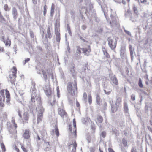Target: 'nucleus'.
<instances>
[{"instance_id":"1","label":"nucleus","mask_w":152,"mask_h":152,"mask_svg":"<svg viewBox=\"0 0 152 152\" xmlns=\"http://www.w3.org/2000/svg\"><path fill=\"white\" fill-rule=\"evenodd\" d=\"M5 92L6 98V102L7 103L10 102V95L9 91L7 90L2 89L0 91V106L4 107V106L5 97L4 93Z\"/></svg>"},{"instance_id":"2","label":"nucleus","mask_w":152,"mask_h":152,"mask_svg":"<svg viewBox=\"0 0 152 152\" xmlns=\"http://www.w3.org/2000/svg\"><path fill=\"white\" fill-rule=\"evenodd\" d=\"M67 89L68 92L72 96H74L77 93V87L76 82L74 84L71 82H69L68 83Z\"/></svg>"},{"instance_id":"3","label":"nucleus","mask_w":152,"mask_h":152,"mask_svg":"<svg viewBox=\"0 0 152 152\" xmlns=\"http://www.w3.org/2000/svg\"><path fill=\"white\" fill-rule=\"evenodd\" d=\"M30 91L31 93L32 102H35L36 101L38 103L41 104V99L40 97L37 96L36 94L37 90L34 85H33L31 87Z\"/></svg>"},{"instance_id":"4","label":"nucleus","mask_w":152,"mask_h":152,"mask_svg":"<svg viewBox=\"0 0 152 152\" xmlns=\"http://www.w3.org/2000/svg\"><path fill=\"white\" fill-rule=\"evenodd\" d=\"M17 70L16 67L14 66L10 71V80L12 84H15V81L17 77Z\"/></svg>"},{"instance_id":"5","label":"nucleus","mask_w":152,"mask_h":152,"mask_svg":"<svg viewBox=\"0 0 152 152\" xmlns=\"http://www.w3.org/2000/svg\"><path fill=\"white\" fill-rule=\"evenodd\" d=\"M81 50L82 51L83 53L85 55L88 56L91 50L90 46L87 45L86 47L83 48H81L80 47H77L76 53L79 55H80L81 53Z\"/></svg>"},{"instance_id":"6","label":"nucleus","mask_w":152,"mask_h":152,"mask_svg":"<svg viewBox=\"0 0 152 152\" xmlns=\"http://www.w3.org/2000/svg\"><path fill=\"white\" fill-rule=\"evenodd\" d=\"M108 44L109 47L113 50H115L116 45L117 41L111 37H109L108 38Z\"/></svg>"},{"instance_id":"7","label":"nucleus","mask_w":152,"mask_h":152,"mask_svg":"<svg viewBox=\"0 0 152 152\" xmlns=\"http://www.w3.org/2000/svg\"><path fill=\"white\" fill-rule=\"evenodd\" d=\"M44 110V109L43 107H42L40 108L37 115V123H39L42 121L43 118V113Z\"/></svg>"},{"instance_id":"8","label":"nucleus","mask_w":152,"mask_h":152,"mask_svg":"<svg viewBox=\"0 0 152 152\" xmlns=\"http://www.w3.org/2000/svg\"><path fill=\"white\" fill-rule=\"evenodd\" d=\"M58 114L62 118H64V117H67V114L65 110L63 109L59 108L58 109Z\"/></svg>"},{"instance_id":"9","label":"nucleus","mask_w":152,"mask_h":152,"mask_svg":"<svg viewBox=\"0 0 152 152\" xmlns=\"http://www.w3.org/2000/svg\"><path fill=\"white\" fill-rule=\"evenodd\" d=\"M2 41L5 43L6 46H10L11 45V42L10 40L9 39L8 37H6L4 36H3L1 37Z\"/></svg>"},{"instance_id":"10","label":"nucleus","mask_w":152,"mask_h":152,"mask_svg":"<svg viewBox=\"0 0 152 152\" xmlns=\"http://www.w3.org/2000/svg\"><path fill=\"white\" fill-rule=\"evenodd\" d=\"M12 122L13 124V126L15 128L13 129V128L10 129V132L12 134H15L17 133L16 128L17 127V124L15 123V120H12Z\"/></svg>"},{"instance_id":"11","label":"nucleus","mask_w":152,"mask_h":152,"mask_svg":"<svg viewBox=\"0 0 152 152\" xmlns=\"http://www.w3.org/2000/svg\"><path fill=\"white\" fill-rule=\"evenodd\" d=\"M23 136L26 139H29L30 137V130L29 129H26L23 133Z\"/></svg>"},{"instance_id":"12","label":"nucleus","mask_w":152,"mask_h":152,"mask_svg":"<svg viewBox=\"0 0 152 152\" xmlns=\"http://www.w3.org/2000/svg\"><path fill=\"white\" fill-rule=\"evenodd\" d=\"M121 98L120 97L116 99L115 103L116 106L118 107H121Z\"/></svg>"},{"instance_id":"13","label":"nucleus","mask_w":152,"mask_h":152,"mask_svg":"<svg viewBox=\"0 0 152 152\" xmlns=\"http://www.w3.org/2000/svg\"><path fill=\"white\" fill-rule=\"evenodd\" d=\"M45 93L46 96L48 97H50L52 94V91L51 88L49 87L48 88L45 90Z\"/></svg>"},{"instance_id":"14","label":"nucleus","mask_w":152,"mask_h":152,"mask_svg":"<svg viewBox=\"0 0 152 152\" xmlns=\"http://www.w3.org/2000/svg\"><path fill=\"white\" fill-rule=\"evenodd\" d=\"M47 34H46L45 36V38H48L49 39H50L52 37V35H51L50 33V26H48V28L47 31Z\"/></svg>"},{"instance_id":"15","label":"nucleus","mask_w":152,"mask_h":152,"mask_svg":"<svg viewBox=\"0 0 152 152\" xmlns=\"http://www.w3.org/2000/svg\"><path fill=\"white\" fill-rule=\"evenodd\" d=\"M12 15L13 18L15 19H16L18 16V12L17 9L15 7H14L12 8Z\"/></svg>"},{"instance_id":"16","label":"nucleus","mask_w":152,"mask_h":152,"mask_svg":"<svg viewBox=\"0 0 152 152\" xmlns=\"http://www.w3.org/2000/svg\"><path fill=\"white\" fill-rule=\"evenodd\" d=\"M103 118L100 115H98L96 116V122L97 123H101L103 121Z\"/></svg>"},{"instance_id":"17","label":"nucleus","mask_w":152,"mask_h":152,"mask_svg":"<svg viewBox=\"0 0 152 152\" xmlns=\"http://www.w3.org/2000/svg\"><path fill=\"white\" fill-rule=\"evenodd\" d=\"M23 118L24 120L28 121L29 118V115L27 112H25L23 115Z\"/></svg>"},{"instance_id":"18","label":"nucleus","mask_w":152,"mask_h":152,"mask_svg":"<svg viewBox=\"0 0 152 152\" xmlns=\"http://www.w3.org/2000/svg\"><path fill=\"white\" fill-rule=\"evenodd\" d=\"M126 55V50L124 47L122 48L120 51V55L122 58L124 57Z\"/></svg>"},{"instance_id":"19","label":"nucleus","mask_w":152,"mask_h":152,"mask_svg":"<svg viewBox=\"0 0 152 152\" xmlns=\"http://www.w3.org/2000/svg\"><path fill=\"white\" fill-rule=\"evenodd\" d=\"M71 145H73L74 148L72 151V152H76V148L77 146V144L76 141H74L72 144H71Z\"/></svg>"},{"instance_id":"20","label":"nucleus","mask_w":152,"mask_h":152,"mask_svg":"<svg viewBox=\"0 0 152 152\" xmlns=\"http://www.w3.org/2000/svg\"><path fill=\"white\" fill-rule=\"evenodd\" d=\"M122 143L124 147H127V141L124 138L122 139Z\"/></svg>"},{"instance_id":"21","label":"nucleus","mask_w":152,"mask_h":152,"mask_svg":"<svg viewBox=\"0 0 152 152\" xmlns=\"http://www.w3.org/2000/svg\"><path fill=\"white\" fill-rule=\"evenodd\" d=\"M6 21V19L3 17L1 13L0 12V22H5Z\"/></svg>"},{"instance_id":"22","label":"nucleus","mask_w":152,"mask_h":152,"mask_svg":"<svg viewBox=\"0 0 152 152\" xmlns=\"http://www.w3.org/2000/svg\"><path fill=\"white\" fill-rule=\"evenodd\" d=\"M133 10L134 13H135L137 15L138 14V11L137 7L135 6H133Z\"/></svg>"},{"instance_id":"23","label":"nucleus","mask_w":152,"mask_h":152,"mask_svg":"<svg viewBox=\"0 0 152 152\" xmlns=\"http://www.w3.org/2000/svg\"><path fill=\"white\" fill-rule=\"evenodd\" d=\"M42 73L43 77L44 78L45 80H47V76L46 74V73L45 71L44 70H42Z\"/></svg>"},{"instance_id":"24","label":"nucleus","mask_w":152,"mask_h":152,"mask_svg":"<svg viewBox=\"0 0 152 152\" xmlns=\"http://www.w3.org/2000/svg\"><path fill=\"white\" fill-rule=\"evenodd\" d=\"M124 108L125 112L126 113H127L128 111V108L127 104L126 103H124Z\"/></svg>"},{"instance_id":"25","label":"nucleus","mask_w":152,"mask_h":152,"mask_svg":"<svg viewBox=\"0 0 152 152\" xmlns=\"http://www.w3.org/2000/svg\"><path fill=\"white\" fill-rule=\"evenodd\" d=\"M56 39L57 41L58 42L60 40V33L58 31H57L56 33Z\"/></svg>"},{"instance_id":"26","label":"nucleus","mask_w":152,"mask_h":152,"mask_svg":"<svg viewBox=\"0 0 152 152\" xmlns=\"http://www.w3.org/2000/svg\"><path fill=\"white\" fill-rule=\"evenodd\" d=\"M55 132L57 136L58 137L59 136V132L58 129V128L57 126H55Z\"/></svg>"},{"instance_id":"27","label":"nucleus","mask_w":152,"mask_h":152,"mask_svg":"<svg viewBox=\"0 0 152 152\" xmlns=\"http://www.w3.org/2000/svg\"><path fill=\"white\" fill-rule=\"evenodd\" d=\"M1 147L2 149V152H5L6 151V149L5 146L3 143H2L1 144Z\"/></svg>"},{"instance_id":"28","label":"nucleus","mask_w":152,"mask_h":152,"mask_svg":"<svg viewBox=\"0 0 152 152\" xmlns=\"http://www.w3.org/2000/svg\"><path fill=\"white\" fill-rule=\"evenodd\" d=\"M139 3L143 4H149V2H147V0H137Z\"/></svg>"},{"instance_id":"29","label":"nucleus","mask_w":152,"mask_h":152,"mask_svg":"<svg viewBox=\"0 0 152 152\" xmlns=\"http://www.w3.org/2000/svg\"><path fill=\"white\" fill-rule=\"evenodd\" d=\"M118 107L116 106L115 107H111V111L112 113H114L116 112L118 110Z\"/></svg>"},{"instance_id":"30","label":"nucleus","mask_w":152,"mask_h":152,"mask_svg":"<svg viewBox=\"0 0 152 152\" xmlns=\"http://www.w3.org/2000/svg\"><path fill=\"white\" fill-rule=\"evenodd\" d=\"M113 83L116 85H118V80L117 78L116 77H114L113 80H112Z\"/></svg>"},{"instance_id":"31","label":"nucleus","mask_w":152,"mask_h":152,"mask_svg":"<svg viewBox=\"0 0 152 152\" xmlns=\"http://www.w3.org/2000/svg\"><path fill=\"white\" fill-rule=\"evenodd\" d=\"M88 101L90 104H91L92 102V96L91 94L88 95Z\"/></svg>"},{"instance_id":"32","label":"nucleus","mask_w":152,"mask_h":152,"mask_svg":"<svg viewBox=\"0 0 152 152\" xmlns=\"http://www.w3.org/2000/svg\"><path fill=\"white\" fill-rule=\"evenodd\" d=\"M20 145H21V148H22L23 151L24 152H27V150L26 148L24 147V145L21 143Z\"/></svg>"},{"instance_id":"33","label":"nucleus","mask_w":152,"mask_h":152,"mask_svg":"<svg viewBox=\"0 0 152 152\" xmlns=\"http://www.w3.org/2000/svg\"><path fill=\"white\" fill-rule=\"evenodd\" d=\"M91 128L93 132V133H94L95 132V131L96 129V126L95 124H93L91 125Z\"/></svg>"},{"instance_id":"34","label":"nucleus","mask_w":152,"mask_h":152,"mask_svg":"<svg viewBox=\"0 0 152 152\" xmlns=\"http://www.w3.org/2000/svg\"><path fill=\"white\" fill-rule=\"evenodd\" d=\"M138 85L140 87L142 88L143 87V86L142 83V81L140 78H139L138 82Z\"/></svg>"},{"instance_id":"35","label":"nucleus","mask_w":152,"mask_h":152,"mask_svg":"<svg viewBox=\"0 0 152 152\" xmlns=\"http://www.w3.org/2000/svg\"><path fill=\"white\" fill-rule=\"evenodd\" d=\"M4 10L6 11H9L10 10V9L9 8L7 4L4 5Z\"/></svg>"},{"instance_id":"36","label":"nucleus","mask_w":152,"mask_h":152,"mask_svg":"<svg viewBox=\"0 0 152 152\" xmlns=\"http://www.w3.org/2000/svg\"><path fill=\"white\" fill-rule=\"evenodd\" d=\"M47 6L46 5H45L43 9V14L44 16H45L47 12Z\"/></svg>"},{"instance_id":"37","label":"nucleus","mask_w":152,"mask_h":152,"mask_svg":"<svg viewBox=\"0 0 152 152\" xmlns=\"http://www.w3.org/2000/svg\"><path fill=\"white\" fill-rule=\"evenodd\" d=\"M40 132L43 137H44L45 135H47V133L46 131L44 130H42Z\"/></svg>"},{"instance_id":"38","label":"nucleus","mask_w":152,"mask_h":152,"mask_svg":"<svg viewBox=\"0 0 152 152\" xmlns=\"http://www.w3.org/2000/svg\"><path fill=\"white\" fill-rule=\"evenodd\" d=\"M104 55H105L106 57L107 58H109L110 57V56L109 53H107V52H105L104 53Z\"/></svg>"},{"instance_id":"39","label":"nucleus","mask_w":152,"mask_h":152,"mask_svg":"<svg viewBox=\"0 0 152 152\" xmlns=\"http://www.w3.org/2000/svg\"><path fill=\"white\" fill-rule=\"evenodd\" d=\"M73 124L75 129L76 128V121L75 118L73 120Z\"/></svg>"},{"instance_id":"40","label":"nucleus","mask_w":152,"mask_h":152,"mask_svg":"<svg viewBox=\"0 0 152 152\" xmlns=\"http://www.w3.org/2000/svg\"><path fill=\"white\" fill-rule=\"evenodd\" d=\"M57 96L58 97H60V91L58 87V86L57 88Z\"/></svg>"},{"instance_id":"41","label":"nucleus","mask_w":152,"mask_h":152,"mask_svg":"<svg viewBox=\"0 0 152 152\" xmlns=\"http://www.w3.org/2000/svg\"><path fill=\"white\" fill-rule=\"evenodd\" d=\"M131 152H137V149L135 147H133L132 148Z\"/></svg>"},{"instance_id":"42","label":"nucleus","mask_w":152,"mask_h":152,"mask_svg":"<svg viewBox=\"0 0 152 152\" xmlns=\"http://www.w3.org/2000/svg\"><path fill=\"white\" fill-rule=\"evenodd\" d=\"M87 94L86 92L84 93L83 94V97L85 100L87 99Z\"/></svg>"},{"instance_id":"43","label":"nucleus","mask_w":152,"mask_h":152,"mask_svg":"<svg viewBox=\"0 0 152 152\" xmlns=\"http://www.w3.org/2000/svg\"><path fill=\"white\" fill-rule=\"evenodd\" d=\"M136 17H134L133 16H131L130 18V20L132 21V22H134L136 20Z\"/></svg>"},{"instance_id":"44","label":"nucleus","mask_w":152,"mask_h":152,"mask_svg":"<svg viewBox=\"0 0 152 152\" xmlns=\"http://www.w3.org/2000/svg\"><path fill=\"white\" fill-rule=\"evenodd\" d=\"M130 53L132 60L133 59V51L132 50H130Z\"/></svg>"},{"instance_id":"45","label":"nucleus","mask_w":152,"mask_h":152,"mask_svg":"<svg viewBox=\"0 0 152 152\" xmlns=\"http://www.w3.org/2000/svg\"><path fill=\"white\" fill-rule=\"evenodd\" d=\"M106 135V132H102L101 134V136L103 137H104Z\"/></svg>"},{"instance_id":"46","label":"nucleus","mask_w":152,"mask_h":152,"mask_svg":"<svg viewBox=\"0 0 152 152\" xmlns=\"http://www.w3.org/2000/svg\"><path fill=\"white\" fill-rule=\"evenodd\" d=\"M124 31L128 35L131 36V34L129 31H128L126 30H125V29L124 30Z\"/></svg>"},{"instance_id":"47","label":"nucleus","mask_w":152,"mask_h":152,"mask_svg":"<svg viewBox=\"0 0 152 152\" xmlns=\"http://www.w3.org/2000/svg\"><path fill=\"white\" fill-rule=\"evenodd\" d=\"M131 99L133 101H134L135 99V96L134 95H132L131 96Z\"/></svg>"},{"instance_id":"48","label":"nucleus","mask_w":152,"mask_h":152,"mask_svg":"<svg viewBox=\"0 0 152 152\" xmlns=\"http://www.w3.org/2000/svg\"><path fill=\"white\" fill-rule=\"evenodd\" d=\"M80 39L82 40L83 41V42H88L86 41V40H85L81 36H80Z\"/></svg>"},{"instance_id":"49","label":"nucleus","mask_w":152,"mask_h":152,"mask_svg":"<svg viewBox=\"0 0 152 152\" xmlns=\"http://www.w3.org/2000/svg\"><path fill=\"white\" fill-rule=\"evenodd\" d=\"M54 12V10H51L50 14V16L51 17H52L53 15Z\"/></svg>"},{"instance_id":"50","label":"nucleus","mask_w":152,"mask_h":152,"mask_svg":"<svg viewBox=\"0 0 152 152\" xmlns=\"http://www.w3.org/2000/svg\"><path fill=\"white\" fill-rule=\"evenodd\" d=\"M96 102L97 104L98 105H100L101 102V99L96 100Z\"/></svg>"},{"instance_id":"51","label":"nucleus","mask_w":152,"mask_h":152,"mask_svg":"<svg viewBox=\"0 0 152 152\" xmlns=\"http://www.w3.org/2000/svg\"><path fill=\"white\" fill-rule=\"evenodd\" d=\"M18 115L20 118H21L22 117V116L21 114V112L20 110H18Z\"/></svg>"},{"instance_id":"52","label":"nucleus","mask_w":152,"mask_h":152,"mask_svg":"<svg viewBox=\"0 0 152 152\" xmlns=\"http://www.w3.org/2000/svg\"><path fill=\"white\" fill-rule=\"evenodd\" d=\"M55 9V5L53 3H52L51 5V10H54Z\"/></svg>"},{"instance_id":"53","label":"nucleus","mask_w":152,"mask_h":152,"mask_svg":"<svg viewBox=\"0 0 152 152\" xmlns=\"http://www.w3.org/2000/svg\"><path fill=\"white\" fill-rule=\"evenodd\" d=\"M100 99L101 98L99 94H97L96 95V100Z\"/></svg>"},{"instance_id":"54","label":"nucleus","mask_w":152,"mask_h":152,"mask_svg":"<svg viewBox=\"0 0 152 152\" xmlns=\"http://www.w3.org/2000/svg\"><path fill=\"white\" fill-rule=\"evenodd\" d=\"M102 51L103 53L107 52L106 50V49L104 47H102Z\"/></svg>"},{"instance_id":"55","label":"nucleus","mask_w":152,"mask_h":152,"mask_svg":"<svg viewBox=\"0 0 152 152\" xmlns=\"http://www.w3.org/2000/svg\"><path fill=\"white\" fill-rule=\"evenodd\" d=\"M76 107H80V104L79 102L77 101H76Z\"/></svg>"},{"instance_id":"56","label":"nucleus","mask_w":152,"mask_h":152,"mask_svg":"<svg viewBox=\"0 0 152 152\" xmlns=\"http://www.w3.org/2000/svg\"><path fill=\"white\" fill-rule=\"evenodd\" d=\"M109 152H115L113 149L111 148H108Z\"/></svg>"},{"instance_id":"57","label":"nucleus","mask_w":152,"mask_h":152,"mask_svg":"<svg viewBox=\"0 0 152 152\" xmlns=\"http://www.w3.org/2000/svg\"><path fill=\"white\" fill-rule=\"evenodd\" d=\"M86 28V26L85 25H83L82 26V28L83 30H85Z\"/></svg>"},{"instance_id":"58","label":"nucleus","mask_w":152,"mask_h":152,"mask_svg":"<svg viewBox=\"0 0 152 152\" xmlns=\"http://www.w3.org/2000/svg\"><path fill=\"white\" fill-rule=\"evenodd\" d=\"M4 51V48L0 47V52H3Z\"/></svg>"},{"instance_id":"59","label":"nucleus","mask_w":152,"mask_h":152,"mask_svg":"<svg viewBox=\"0 0 152 152\" xmlns=\"http://www.w3.org/2000/svg\"><path fill=\"white\" fill-rule=\"evenodd\" d=\"M104 91L105 93L106 94H107V95L110 94V91L107 92L105 90H104Z\"/></svg>"},{"instance_id":"60","label":"nucleus","mask_w":152,"mask_h":152,"mask_svg":"<svg viewBox=\"0 0 152 152\" xmlns=\"http://www.w3.org/2000/svg\"><path fill=\"white\" fill-rule=\"evenodd\" d=\"M15 150L17 152H20L19 149L16 146H15Z\"/></svg>"},{"instance_id":"61","label":"nucleus","mask_w":152,"mask_h":152,"mask_svg":"<svg viewBox=\"0 0 152 152\" xmlns=\"http://www.w3.org/2000/svg\"><path fill=\"white\" fill-rule=\"evenodd\" d=\"M30 59L29 58H27L26 60H25V63H24L25 64L26 63L28 62L29 60Z\"/></svg>"},{"instance_id":"62","label":"nucleus","mask_w":152,"mask_h":152,"mask_svg":"<svg viewBox=\"0 0 152 152\" xmlns=\"http://www.w3.org/2000/svg\"><path fill=\"white\" fill-rule=\"evenodd\" d=\"M99 33H101L103 31L102 28H100L98 31Z\"/></svg>"},{"instance_id":"63","label":"nucleus","mask_w":152,"mask_h":152,"mask_svg":"<svg viewBox=\"0 0 152 152\" xmlns=\"http://www.w3.org/2000/svg\"><path fill=\"white\" fill-rule=\"evenodd\" d=\"M129 50H132V46L131 45H129Z\"/></svg>"},{"instance_id":"64","label":"nucleus","mask_w":152,"mask_h":152,"mask_svg":"<svg viewBox=\"0 0 152 152\" xmlns=\"http://www.w3.org/2000/svg\"><path fill=\"white\" fill-rule=\"evenodd\" d=\"M145 77L147 80H148V76L147 75H145Z\"/></svg>"}]
</instances>
